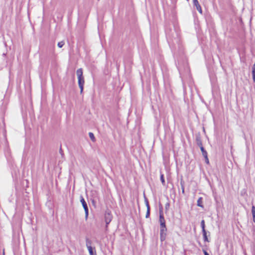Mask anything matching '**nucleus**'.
<instances>
[{
	"label": "nucleus",
	"instance_id": "nucleus-1",
	"mask_svg": "<svg viewBox=\"0 0 255 255\" xmlns=\"http://www.w3.org/2000/svg\"><path fill=\"white\" fill-rule=\"evenodd\" d=\"M160 240L161 242L165 240L167 236V228L163 215H159Z\"/></svg>",
	"mask_w": 255,
	"mask_h": 255
},
{
	"label": "nucleus",
	"instance_id": "nucleus-2",
	"mask_svg": "<svg viewBox=\"0 0 255 255\" xmlns=\"http://www.w3.org/2000/svg\"><path fill=\"white\" fill-rule=\"evenodd\" d=\"M76 74L78 77V83L80 89V94H82L83 92L84 85L85 84L84 77L83 75V70L82 68L78 69L76 71Z\"/></svg>",
	"mask_w": 255,
	"mask_h": 255
},
{
	"label": "nucleus",
	"instance_id": "nucleus-3",
	"mask_svg": "<svg viewBox=\"0 0 255 255\" xmlns=\"http://www.w3.org/2000/svg\"><path fill=\"white\" fill-rule=\"evenodd\" d=\"M80 202H81V203L83 206V207L84 209V211H85V219H86V220H87L88 218V215H89L88 207L86 202L85 201V200L84 199L82 195L80 196Z\"/></svg>",
	"mask_w": 255,
	"mask_h": 255
},
{
	"label": "nucleus",
	"instance_id": "nucleus-4",
	"mask_svg": "<svg viewBox=\"0 0 255 255\" xmlns=\"http://www.w3.org/2000/svg\"><path fill=\"white\" fill-rule=\"evenodd\" d=\"M113 219V216L111 212L109 211L106 212L105 214V221L106 222V230L108 229V225L110 224Z\"/></svg>",
	"mask_w": 255,
	"mask_h": 255
},
{
	"label": "nucleus",
	"instance_id": "nucleus-5",
	"mask_svg": "<svg viewBox=\"0 0 255 255\" xmlns=\"http://www.w3.org/2000/svg\"><path fill=\"white\" fill-rule=\"evenodd\" d=\"M202 142L201 137L200 133H198L196 134V144L199 142Z\"/></svg>",
	"mask_w": 255,
	"mask_h": 255
},
{
	"label": "nucleus",
	"instance_id": "nucleus-6",
	"mask_svg": "<svg viewBox=\"0 0 255 255\" xmlns=\"http://www.w3.org/2000/svg\"><path fill=\"white\" fill-rule=\"evenodd\" d=\"M202 198L200 197L197 200V206L200 207H203V205L202 204Z\"/></svg>",
	"mask_w": 255,
	"mask_h": 255
},
{
	"label": "nucleus",
	"instance_id": "nucleus-7",
	"mask_svg": "<svg viewBox=\"0 0 255 255\" xmlns=\"http://www.w3.org/2000/svg\"><path fill=\"white\" fill-rule=\"evenodd\" d=\"M86 246H87V248L92 247H91L92 241L88 238H86Z\"/></svg>",
	"mask_w": 255,
	"mask_h": 255
},
{
	"label": "nucleus",
	"instance_id": "nucleus-8",
	"mask_svg": "<svg viewBox=\"0 0 255 255\" xmlns=\"http://www.w3.org/2000/svg\"><path fill=\"white\" fill-rule=\"evenodd\" d=\"M202 233H203L204 241L205 242H209V241L208 240V239L207 238L206 231V232H202Z\"/></svg>",
	"mask_w": 255,
	"mask_h": 255
},
{
	"label": "nucleus",
	"instance_id": "nucleus-9",
	"mask_svg": "<svg viewBox=\"0 0 255 255\" xmlns=\"http://www.w3.org/2000/svg\"><path fill=\"white\" fill-rule=\"evenodd\" d=\"M201 227L202 228V232H206L205 230V221L204 220H202L201 222Z\"/></svg>",
	"mask_w": 255,
	"mask_h": 255
},
{
	"label": "nucleus",
	"instance_id": "nucleus-10",
	"mask_svg": "<svg viewBox=\"0 0 255 255\" xmlns=\"http://www.w3.org/2000/svg\"><path fill=\"white\" fill-rule=\"evenodd\" d=\"M201 150L202 155L204 157L208 155L207 152L205 150L204 147H202V149H201Z\"/></svg>",
	"mask_w": 255,
	"mask_h": 255
},
{
	"label": "nucleus",
	"instance_id": "nucleus-11",
	"mask_svg": "<svg viewBox=\"0 0 255 255\" xmlns=\"http://www.w3.org/2000/svg\"><path fill=\"white\" fill-rule=\"evenodd\" d=\"M193 4L196 8L200 6V5L198 1V0H193Z\"/></svg>",
	"mask_w": 255,
	"mask_h": 255
},
{
	"label": "nucleus",
	"instance_id": "nucleus-12",
	"mask_svg": "<svg viewBox=\"0 0 255 255\" xmlns=\"http://www.w3.org/2000/svg\"><path fill=\"white\" fill-rule=\"evenodd\" d=\"M184 181L182 180H181V181H180V184H181V186L182 192V193L183 194L185 193V192H184Z\"/></svg>",
	"mask_w": 255,
	"mask_h": 255
},
{
	"label": "nucleus",
	"instance_id": "nucleus-13",
	"mask_svg": "<svg viewBox=\"0 0 255 255\" xmlns=\"http://www.w3.org/2000/svg\"><path fill=\"white\" fill-rule=\"evenodd\" d=\"M89 137L90 139L93 141H95L96 140L94 134L92 132L89 133Z\"/></svg>",
	"mask_w": 255,
	"mask_h": 255
},
{
	"label": "nucleus",
	"instance_id": "nucleus-14",
	"mask_svg": "<svg viewBox=\"0 0 255 255\" xmlns=\"http://www.w3.org/2000/svg\"><path fill=\"white\" fill-rule=\"evenodd\" d=\"M159 215H163V207H162V206L161 204H159Z\"/></svg>",
	"mask_w": 255,
	"mask_h": 255
},
{
	"label": "nucleus",
	"instance_id": "nucleus-15",
	"mask_svg": "<svg viewBox=\"0 0 255 255\" xmlns=\"http://www.w3.org/2000/svg\"><path fill=\"white\" fill-rule=\"evenodd\" d=\"M160 180L162 182V185H165V180L164 178V175L163 174H160Z\"/></svg>",
	"mask_w": 255,
	"mask_h": 255
},
{
	"label": "nucleus",
	"instance_id": "nucleus-16",
	"mask_svg": "<svg viewBox=\"0 0 255 255\" xmlns=\"http://www.w3.org/2000/svg\"><path fill=\"white\" fill-rule=\"evenodd\" d=\"M65 43L63 41H61L59 42L58 43V46L59 47V48H62L63 45H64Z\"/></svg>",
	"mask_w": 255,
	"mask_h": 255
},
{
	"label": "nucleus",
	"instance_id": "nucleus-17",
	"mask_svg": "<svg viewBox=\"0 0 255 255\" xmlns=\"http://www.w3.org/2000/svg\"><path fill=\"white\" fill-rule=\"evenodd\" d=\"M169 207H170V203L169 202H168L165 204V210L167 211L169 209Z\"/></svg>",
	"mask_w": 255,
	"mask_h": 255
},
{
	"label": "nucleus",
	"instance_id": "nucleus-18",
	"mask_svg": "<svg viewBox=\"0 0 255 255\" xmlns=\"http://www.w3.org/2000/svg\"><path fill=\"white\" fill-rule=\"evenodd\" d=\"M252 213L253 214V217L255 216V207L253 206L252 207Z\"/></svg>",
	"mask_w": 255,
	"mask_h": 255
},
{
	"label": "nucleus",
	"instance_id": "nucleus-19",
	"mask_svg": "<svg viewBox=\"0 0 255 255\" xmlns=\"http://www.w3.org/2000/svg\"><path fill=\"white\" fill-rule=\"evenodd\" d=\"M252 74L255 75V63L252 67Z\"/></svg>",
	"mask_w": 255,
	"mask_h": 255
},
{
	"label": "nucleus",
	"instance_id": "nucleus-20",
	"mask_svg": "<svg viewBox=\"0 0 255 255\" xmlns=\"http://www.w3.org/2000/svg\"><path fill=\"white\" fill-rule=\"evenodd\" d=\"M144 202L146 206L149 205L148 199L145 196H144Z\"/></svg>",
	"mask_w": 255,
	"mask_h": 255
},
{
	"label": "nucleus",
	"instance_id": "nucleus-21",
	"mask_svg": "<svg viewBox=\"0 0 255 255\" xmlns=\"http://www.w3.org/2000/svg\"><path fill=\"white\" fill-rule=\"evenodd\" d=\"M149 216H150V211L148 210V211H146V215H145V218H148L149 217Z\"/></svg>",
	"mask_w": 255,
	"mask_h": 255
},
{
	"label": "nucleus",
	"instance_id": "nucleus-22",
	"mask_svg": "<svg viewBox=\"0 0 255 255\" xmlns=\"http://www.w3.org/2000/svg\"><path fill=\"white\" fill-rule=\"evenodd\" d=\"M196 9L200 13H202V10L201 6L196 8Z\"/></svg>",
	"mask_w": 255,
	"mask_h": 255
},
{
	"label": "nucleus",
	"instance_id": "nucleus-23",
	"mask_svg": "<svg viewBox=\"0 0 255 255\" xmlns=\"http://www.w3.org/2000/svg\"><path fill=\"white\" fill-rule=\"evenodd\" d=\"M204 157L205 158L206 163L209 164V161L208 158V155H207L206 156H204Z\"/></svg>",
	"mask_w": 255,
	"mask_h": 255
},
{
	"label": "nucleus",
	"instance_id": "nucleus-24",
	"mask_svg": "<svg viewBox=\"0 0 255 255\" xmlns=\"http://www.w3.org/2000/svg\"><path fill=\"white\" fill-rule=\"evenodd\" d=\"M197 145L200 147V149H202L203 146L202 142L197 143Z\"/></svg>",
	"mask_w": 255,
	"mask_h": 255
},
{
	"label": "nucleus",
	"instance_id": "nucleus-25",
	"mask_svg": "<svg viewBox=\"0 0 255 255\" xmlns=\"http://www.w3.org/2000/svg\"><path fill=\"white\" fill-rule=\"evenodd\" d=\"M204 255H209V254L204 250H203Z\"/></svg>",
	"mask_w": 255,
	"mask_h": 255
},
{
	"label": "nucleus",
	"instance_id": "nucleus-26",
	"mask_svg": "<svg viewBox=\"0 0 255 255\" xmlns=\"http://www.w3.org/2000/svg\"><path fill=\"white\" fill-rule=\"evenodd\" d=\"M59 152L60 153V154H61L62 156L63 155V151H62L61 148H60V149L59 150Z\"/></svg>",
	"mask_w": 255,
	"mask_h": 255
},
{
	"label": "nucleus",
	"instance_id": "nucleus-27",
	"mask_svg": "<svg viewBox=\"0 0 255 255\" xmlns=\"http://www.w3.org/2000/svg\"><path fill=\"white\" fill-rule=\"evenodd\" d=\"M146 207H147V211H150V206H149V205H148L147 206H146Z\"/></svg>",
	"mask_w": 255,
	"mask_h": 255
},
{
	"label": "nucleus",
	"instance_id": "nucleus-28",
	"mask_svg": "<svg viewBox=\"0 0 255 255\" xmlns=\"http://www.w3.org/2000/svg\"><path fill=\"white\" fill-rule=\"evenodd\" d=\"M252 75H253V81L255 83V74H252Z\"/></svg>",
	"mask_w": 255,
	"mask_h": 255
},
{
	"label": "nucleus",
	"instance_id": "nucleus-29",
	"mask_svg": "<svg viewBox=\"0 0 255 255\" xmlns=\"http://www.w3.org/2000/svg\"><path fill=\"white\" fill-rule=\"evenodd\" d=\"M253 221L255 223V216L253 217Z\"/></svg>",
	"mask_w": 255,
	"mask_h": 255
},
{
	"label": "nucleus",
	"instance_id": "nucleus-30",
	"mask_svg": "<svg viewBox=\"0 0 255 255\" xmlns=\"http://www.w3.org/2000/svg\"><path fill=\"white\" fill-rule=\"evenodd\" d=\"M92 203H93V204H94V203H95V201H94V199H92Z\"/></svg>",
	"mask_w": 255,
	"mask_h": 255
},
{
	"label": "nucleus",
	"instance_id": "nucleus-31",
	"mask_svg": "<svg viewBox=\"0 0 255 255\" xmlns=\"http://www.w3.org/2000/svg\"><path fill=\"white\" fill-rule=\"evenodd\" d=\"M187 1H188L189 0H187Z\"/></svg>",
	"mask_w": 255,
	"mask_h": 255
}]
</instances>
